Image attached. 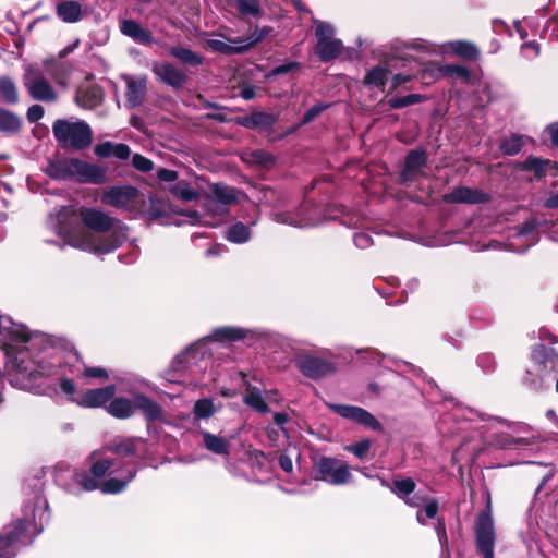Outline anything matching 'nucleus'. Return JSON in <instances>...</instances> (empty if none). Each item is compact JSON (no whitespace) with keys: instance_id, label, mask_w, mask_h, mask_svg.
I'll list each match as a JSON object with an SVG mask.
<instances>
[{"instance_id":"obj_36","label":"nucleus","mask_w":558,"mask_h":558,"mask_svg":"<svg viewBox=\"0 0 558 558\" xmlns=\"http://www.w3.org/2000/svg\"><path fill=\"white\" fill-rule=\"evenodd\" d=\"M146 83L143 80L128 82L126 97L133 105L141 104L144 100Z\"/></svg>"},{"instance_id":"obj_7","label":"nucleus","mask_w":558,"mask_h":558,"mask_svg":"<svg viewBox=\"0 0 558 558\" xmlns=\"http://www.w3.org/2000/svg\"><path fill=\"white\" fill-rule=\"evenodd\" d=\"M24 85L34 100L51 102L57 98V94L44 75L43 71L36 65H28L23 76Z\"/></svg>"},{"instance_id":"obj_35","label":"nucleus","mask_w":558,"mask_h":558,"mask_svg":"<svg viewBox=\"0 0 558 558\" xmlns=\"http://www.w3.org/2000/svg\"><path fill=\"white\" fill-rule=\"evenodd\" d=\"M207 46L215 52H220L228 56L247 51V46H244L243 43L230 45L219 39L207 40Z\"/></svg>"},{"instance_id":"obj_11","label":"nucleus","mask_w":558,"mask_h":558,"mask_svg":"<svg viewBox=\"0 0 558 558\" xmlns=\"http://www.w3.org/2000/svg\"><path fill=\"white\" fill-rule=\"evenodd\" d=\"M301 374L313 380H319L336 373L333 362L311 354L299 355L294 360Z\"/></svg>"},{"instance_id":"obj_23","label":"nucleus","mask_w":558,"mask_h":558,"mask_svg":"<svg viewBox=\"0 0 558 558\" xmlns=\"http://www.w3.org/2000/svg\"><path fill=\"white\" fill-rule=\"evenodd\" d=\"M121 32L141 44H150L153 34L147 28L142 27L134 20H123L120 24Z\"/></svg>"},{"instance_id":"obj_46","label":"nucleus","mask_w":558,"mask_h":558,"mask_svg":"<svg viewBox=\"0 0 558 558\" xmlns=\"http://www.w3.org/2000/svg\"><path fill=\"white\" fill-rule=\"evenodd\" d=\"M453 51L461 58L466 60H476L478 57V49L471 43L458 41L453 46Z\"/></svg>"},{"instance_id":"obj_12","label":"nucleus","mask_w":558,"mask_h":558,"mask_svg":"<svg viewBox=\"0 0 558 558\" xmlns=\"http://www.w3.org/2000/svg\"><path fill=\"white\" fill-rule=\"evenodd\" d=\"M78 216L83 225L96 233H107L106 235L113 231L122 233L121 230L114 229L120 221L100 209L82 206L78 208Z\"/></svg>"},{"instance_id":"obj_17","label":"nucleus","mask_w":558,"mask_h":558,"mask_svg":"<svg viewBox=\"0 0 558 558\" xmlns=\"http://www.w3.org/2000/svg\"><path fill=\"white\" fill-rule=\"evenodd\" d=\"M138 190L133 185L112 186L102 195V202L107 205L120 208L125 207L136 198Z\"/></svg>"},{"instance_id":"obj_63","label":"nucleus","mask_w":558,"mask_h":558,"mask_svg":"<svg viewBox=\"0 0 558 558\" xmlns=\"http://www.w3.org/2000/svg\"><path fill=\"white\" fill-rule=\"evenodd\" d=\"M263 198L265 202L271 204L272 206H277V191L271 187L263 189Z\"/></svg>"},{"instance_id":"obj_33","label":"nucleus","mask_w":558,"mask_h":558,"mask_svg":"<svg viewBox=\"0 0 558 558\" xmlns=\"http://www.w3.org/2000/svg\"><path fill=\"white\" fill-rule=\"evenodd\" d=\"M310 204L307 202H303L300 207L298 208V216L299 218L291 217L288 213H279L276 215V220L282 223H289L292 226H300L302 223L307 225L310 220L312 219L307 214L306 210L308 209Z\"/></svg>"},{"instance_id":"obj_3","label":"nucleus","mask_w":558,"mask_h":558,"mask_svg":"<svg viewBox=\"0 0 558 558\" xmlns=\"http://www.w3.org/2000/svg\"><path fill=\"white\" fill-rule=\"evenodd\" d=\"M106 410L118 420H128L141 411L148 423L161 420L163 414L161 405L142 392L133 393L132 399L113 396Z\"/></svg>"},{"instance_id":"obj_62","label":"nucleus","mask_w":558,"mask_h":558,"mask_svg":"<svg viewBox=\"0 0 558 558\" xmlns=\"http://www.w3.org/2000/svg\"><path fill=\"white\" fill-rule=\"evenodd\" d=\"M422 100L423 99L421 98V95H418V94H410V95H408L405 97L399 98L398 100H396L391 105H402V106H405V105H412L414 102L422 101Z\"/></svg>"},{"instance_id":"obj_13","label":"nucleus","mask_w":558,"mask_h":558,"mask_svg":"<svg viewBox=\"0 0 558 558\" xmlns=\"http://www.w3.org/2000/svg\"><path fill=\"white\" fill-rule=\"evenodd\" d=\"M428 162L427 151L423 148L412 149L404 157L403 168L399 173L398 183L409 185L423 173Z\"/></svg>"},{"instance_id":"obj_16","label":"nucleus","mask_w":558,"mask_h":558,"mask_svg":"<svg viewBox=\"0 0 558 558\" xmlns=\"http://www.w3.org/2000/svg\"><path fill=\"white\" fill-rule=\"evenodd\" d=\"M234 123L246 129L258 132H268L277 122V117L272 113L254 111L248 116H238L233 119Z\"/></svg>"},{"instance_id":"obj_39","label":"nucleus","mask_w":558,"mask_h":558,"mask_svg":"<svg viewBox=\"0 0 558 558\" xmlns=\"http://www.w3.org/2000/svg\"><path fill=\"white\" fill-rule=\"evenodd\" d=\"M272 28L269 26H264L262 28H256L247 38H239L230 40L233 44H242L244 46H247V50H250L252 47H254L256 44L264 40L270 33Z\"/></svg>"},{"instance_id":"obj_5","label":"nucleus","mask_w":558,"mask_h":558,"mask_svg":"<svg viewBox=\"0 0 558 558\" xmlns=\"http://www.w3.org/2000/svg\"><path fill=\"white\" fill-rule=\"evenodd\" d=\"M475 547L483 558H494L496 533L492 518V497L487 493L486 507L477 514L475 521Z\"/></svg>"},{"instance_id":"obj_22","label":"nucleus","mask_w":558,"mask_h":558,"mask_svg":"<svg viewBox=\"0 0 558 558\" xmlns=\"http://www.w3.org/2000/svg\"><path fill=\"white\" fill-rule=\"evenodd\" d=\"M247 330L235 326H221L213 329L209 339L216 342H236L245 339Z\"/></svg>"},{"instance_id":"obj_43","label":"nucleus","mask_w":558,"mask_h":558,"mask_svg":"<svg viewBox=\"0 0 558 558\" xmlns=\"http://www.w3.org/2000/svg\"><path fill=\"white\" fill-rule=\"evenodd\" d=\"M236 8L244 16L251 15L258 17L262 14L259 0H236Z\"/></svg>"},{"instance_id":"obj_54","label":"nucleus","mask_w":558,"mask_h":558,"mask_svg":"<svg viewBox=\"0 0 558 558\" xmlns=\"http://www.w3.org/2000/svg\"><path fill=\"white\" fill-rule=\"evenodd\" d=\"M83 376L87 378H101L107 380L109 378V374L107 369L102 367H95V366H85Z\"/></svg>"},{"instance_id":"obj_28","label":"nucleus","mask_w":558,"mask_h":558,"mask_svg":"<svg viewBox=\"0 0 558 558\" xmlns=\"http://www.w3.org/2000/svg\"><path fill=\"white\" fill-rule=\"evenodd\" d=\"M106 448L111 453L123 458L137 454L136 440L134 438H116L110 441Z\"/></svg>"},{"instance_id":"obj_9","label":"nucleus","mask_w":558,"mask_h":558,"mask_svg":"<svg viewBox=\"0 0 558 558\" xmlns=\"http://www.w3.org/2000/svg\"><path fill=\"white\" fill-rule=\"evenodd\" d=\"M135 475V471H128L125 478L120 480L112 477L99 483L96 478L92 477L87 471H81L74 474V482L87 492L99 488L102 494H119L126 488L128 484Z\"/></svg>"},{"instance_id":"obj_18","label":"nucleus","mask_w":558,"mask_h":558,"mask_svg":"<svg viewBox=\"0 0 558 558\" xmlns=\"http://www.w3.org/2000/svg\"><path fill=\"white\" fill-rule=\"evenodd\" d=\"M116 386L108 385L101 388L86 390L78 402L80 405L85 408H100L106 405L116 395Z\"/></svg>"},{"instance_id":"obj_58","label":"nucleus","mask_w":558,"mask_h":558,"mask_svg":"<svg viewBox=\"0 0 558 558\" xmlns=\"http://www.w3.org/2000/svg\"><path fill=\"white\" fill-rule=\"evenodd\" d=\"M438 539L441 544L448 543V536L446 531V522L444 518H438L435 526Z\"/></svg>"},{"instance_id":"obj_53","label":"nucleus","mask_w":558,"mask_h":558,"mask_svg":"<svg viewBox=\"0 0 558 558\" xmlns=\"http://www.w3.org/2000/svg\"><path fill=\"white\" fill-rule=\"evenodd\" d=\"M539 227L541 221L535 217H531L519 226V233L521 235H527L537 230Z\"/></svg>"},{"instance_id":"obj_19","label":"nucleus","mask_w":558,"mask_h":558,"mask_svg":"<svg viewBox=\"0 0 558 558\" xmlns=\"http://www.w3.org/2000/svg\"><path fill=\"white\" fill-rule=\"evenodd\" d=\"M154 73L163 83L174 88L182 87L187 81V75L184 71L168 62L156 63L154 65Z\"/></svg>"},{"instance_id":"obj_14","label":"nucleus","mask_w":558,"mask_h":558,"mask_svg":"<svg viewBox=\"0 0 558 558\" xmlns=\"http://www.w3.org/2000/svg\"><path fill=\"white\" fill-rule=\"evenodd\" d=\"M330 408L340 416L359 423L367 428H371L372 430H383L381 423L371 412L361 407L349 404H332Z\"/></svg>"},{"instance_id":"obj_25","label":"nucleus","mask_w":558,"mask_h":558,"mask_svg":"<svg viewBox=\"0 0 558 558\" xmlns=\"http://www.w3.org/2000/svg\"><path fill=\"white\" fill-rule=\"evenodd\" d=\"M549 165H551V160L530 155L519 165V169L525 172H533L536 180H542L546 177Z\"/></svg>"},{"instance_id":"obj_29","label":"nucleus","mask_w":558,"mask_h":558,"mask_svg":"<svg viewBox=\"0 0 558 558\" xmlns=\"http://www.w3.org/2000/svg\"><path fill=\"white\" fill-rule=\"evenodd\" d=\"M22 121L15 113L0 107V132L14 134L20 131Z\"/></svg>"},{"instance_id":"obj_51","label":"nucleus","mask_w":558,"mask_h":558,"mask_svg":"<svg viewBox=\"0 0 558 558\" xmlns=\"http://www.w3.org/2000/svg\"><path fill=\"white\" fill-rule=\"evenodd\" d=\"M133 167L142 172H149L154 168V162L141 154H134L132 157Z\"/></svg>"},{"instance_id":"obj_47","label":"nucleus","mask_w":558,"mask_h":558,"mask_svg":"<svg viewBox=\"0 0 558 558\" xmlns=\"http://www.w3.org/2000/svg\"><path fill=\"white\" fill-rule=\"evenodd\" d=\"M113 461L110 459H100L95 461L87 472L94 478L104 477L108 471L112 468Z\"/></svg>"},{"instance_id":"obj_52","label":"nucleus","mask_w":558,"mask_h":558,"mask_svg":"<svg viewBox=\"0 0 558 558\" xmlns=\"http://www.w3.org/2000/svg\"><path fill=\"white\" fill-rule=\"evenodd\" d=\"M429 495L423 493L422 490L415 492L412 495H409L408 499L403 500L408 506L412 508H418L424 506Z\"/></svg>"},{"instance_id":"obj_56","label":"nucleus","mask_w":558,"mask_h":558,"mask_svg":"<svg viewBox=\"0 0 558 558\" xmlns=\"http://www.w3.org/2000/svg\"><path fill=\"white\" fill-rule=\"evenodd\" d=\"M157 179L162 182H174L178 180V172L167 168H160L157 171Z\"/></svg>"},{"instance_id":"obj_30","label":"nucleus","mask_w":558,"mask_h":558,"mask_svg":"<svg viewBox=\"0 0 558 558\" xmlns=\"http://www.w3.org/2000/svg\"><path fill=\"white\" fill-rule=\"evenodd\" d=\"M217 411L213 399L202 398L195 401L192 410L194 421L210 418Z\"/></svg>"},{"instance_id":"obj_31","label":"nucleus","mask_w":558,"mask_h":558,"mask_svg":"<svg viewBox=\"0 0 558 558\" xmlns=\"http://www.w3.org/2000/svg\"><path fill=\"white\" fill-rule=\"evenodd\" d=\"M169 52L173 58L178 59L182 63L192 66L201 65L204 61L202 56L195 53L191 49L180 46L172 47Z\"/></svg>"},{"instance_id":"obj_60","label":"nucleus","mask_w":558,"mask_h":558,"mask_svg":"<svg viewBox=\"0 0 558 558\" xmlns=\"http://www.w3.org/2000/svg\"><path fill=\"white\" fill-rule=\"evenodd\" d=\"M279 466L287 473H291L293 470L292 459L286 454L281 453L278 459Z\"/></svg>"},{"instance_id":"obj_57","label":"nucleus","mask_w":558,"mask_h":558,"mask_svg":"<svg viewBox=\"0 0 558 558\" xmlns=\"http://www.w3.org/2000/svg\"><path fill=\"white\" fill-rule=\"evenodd\" d=\"M60 389L66 395L72 396L76 391V385L72 378L61 377L60 378Z\"/></svg>"},{"instance_id":"obj_45","label":"nucleus","mask_w":558,"mask_h":558,"mask_svg":"<svg viewBox=\"0 0 558 558\" xmlns=\"http://www.w3.org/2000/svg\"><path fill=\"white\" fill-rule=\"evenodd\" d=\"M102 90L99 86H88L81 94V101L83 105H99L102 101Z\"/></svg>"},{"instance_id":"obj_59","label":"nucleus","mask_w":558,"mask_h":558,"mask_svg":"<svg viewBox=\"0 0 558 558\" xmlns=\"http://www.w3.org/2000/svg\"><path fill=\"white\" fill-rule=\"evenodd\" d=\"M296 68H299V63L298 62H288L286 64H282V65H279V66L275 68L271 71V75L286 74V73H289V72H291L292 70H294Z\"/></svg>"},{"instance_id":"obj_21","label":"nucleus","mask_w":558,"mask_h":558,"mask_svg":"<svg viewBox=\"0 0 558 558\" xmlns=\"http://www.w3.org/2000/svg\"><path fill=\"white\" fill-rule=\"evenodd\" d=\"M94 154L102 159L116 157L120 160H126L131 156V149L129 145L124 143H113L106 141L95 145Z\"/></svg>"},{"instance_id":"obj_27","label":"nucleus","mask_w":558,"mask_h":558,"mask_svg":"<svg viewBox=\"0 0 558 558\" xmlns=\"http://www.w3.org/2000/svg\"><path fill=\"white\" fill-rule=\"evenodd\" d=\"M202 436L203 445L208 451L226 457L230 454V442L226 438L209 432H202Z\"/></svg>"},{"instance_id":"obj_32","label":"nucleus","mask_w":558,"mask_h":558,"mask_svg":"<svg viewBox=\"0 0 558 558\" xmlns=\"http://www.w3.org/2000/svg\"><path fill=\"white\" fill-rule=\"evenodd\" d=\"M211 194L216 202L223 205H230L236 202V190L221 183L213 185Z\"/></svg>"},{"instance_id":"obj_10","label":"nucleus","mask_w":558,"mask_h":558,"mask_svg":"<svg viewBox=\"0 0 558 558\" xmlns=\"http://www.w3.org/2000/svg\"><path fill=\"white\" fill-rule=\"evenodd\" d=\"M28 526H31L28 520L19 519L10 531L0 534V558H14L16 544L32 543V537L27 535Z\"/></svg>"},{"instance_id":"obj_55","label":"nucleus","mask_w":558,"mask_h":558,"mask_svg":"<svg viewBox=\"0 0 558 558\" xmlns=\"http://www.w3.org/2000/svg\"><path fill=\"white\" fill-rule=\"evenodd\" d=\"M438 510H439L438 500L436 498L429 496L428 499L426 500V502L424 504L425 515L428 519H434L437 515Z\"/></svg>"},{"instance_id":"obj_42","label":"nucleus","mask_w":558,"mask_h":558,"mask_svg":"<svg viewBox=\"0 0 558 558\" xmlns=\"http://www.w3.org/2000/svg\"><path fill=\"white\" fill-rule=\"evenodd\" d=\"M522 147H523V140H522V136H520V135H512L509 138H505L501 141V144H500V150L502 151V154H505L507 156L517 155L518 153H520Z\"/></svg>"},{"instance_id":"obj_37","label":"nucleus","mask_w":558,"mask_h":558,"mask_svg":"<svg viewBox=\"0 0 558 558\" xmlns=\"http://www.w3.org/2000/svg\"><path fill=\"white\" fill-rule=\"evenodd\" d=\"M251 230L243 222H236L229 227L227 239L233 243H244L250 239Z\"/></svg>"},{"instance_id":"obj_40","label":"nucleus","mask_w":558,"mask_h":558,"mask_svg":"<svg viewBox=\"0 0 558 558\" xmlns=\"http://www.w3.org/2000/svg\"><path fill=\"white\" fill-rule=\"evenodd\" d=\"M244 402L256 410L259 413L269 412V407L260 396L259 391L256 388L248 389L247 395L244 398Z\"/></svg>"},{"instance_id":"obj_1","label":"nucleus","mask_w":558,"mask_h":558,"mask_svg":"<svg viewBox=\"0 0 558 558\" xmlns=\"http://www.w3.org/2000/svg\"><path fill=\"white\" fill-rule=\"evenodd\" d=\"M45 173L59 181L75 179L80 183L102 184L106 182V171L102 167L88 163L78 158H59L49 160Z\"/></svg>"},{"instance_id":"obj_38","label":"nucleus","mask_w":558,"mask_h":558,"mask_svg":"<svg viewBox=\"0 0 558 558\" xmlns=\"http://www.w3.org/2000/svg\"><path fill=\"white\" fill-rule=\"evenodd\" d=\"M416 488V483L411 477L393 481L392 492L402 500L408 499L409 495H412Z\"/></svg>"},{"instance_id":"obj_15","label":"nucleus","mask_w":558,"mask_h":558,"mask_svg":"<svg viewBox=\"0 0 558 558\" xmlns=\"http://www.w3.org/2000/svg\"><path fill=\"white\" fill-rule=\"evenodd\" d=\"M442 201L447 204H485L490 201V195L477 189L457 186L444 194Z\"/></svg>"},{"instance_id":"obj_64","label":"nucleus","mask_w":558,"mask_h":558,"mask_svg":"<svg viewBox=\"0 0 558 558\" xmlns=\"http://www.w3.org/2000/svg\"><path fill=\"white\" fill-rule=\"evenodd\" d=\"M538 353L543 357L542 362L546 363L548 360H554L556 357V353L554 349L548 348L544 344L539 345Z\"/></svg>"},{"instance_id":"obj_61","label":"nucleus","mask_w":558,"mask_h":558,"mask_svg":"<svg viewBox=\"0 0 558 558\" xmlns=\"http://www.w3.org/2000/svg\"><path fill=\"white\" fill-rule=\"evenodd\" d=\"M44 116V107H28L27 119L29 122H36Z\"/></svg>"},{"instance_id":"obj_2","label":"nucleus","mask_w":558,"mask_h":558,"mask_svg":"<svg viewBox=\"0 0 558 558\" xmlns=\"http://www.w3.org/2000/svg\"><path fill=\"white\" fill-rule=\"evenodd\" d=\"M69 213L72 216H75L76 214L75 209L73 208H64L62 211L59 213V234L62 235L65 243H68L72 247L102 255L111 253L112 251L117 250L123 244L126 235L119 231H113L108 235H102L98 238H95L89 233L85 232H72L62 223L61 220L63 216H69Z\"/></svg>"},{"instance_id":"obj_20","label":"nucleus","mask_w":558,"mask_h":558,"mask_svg":"<svg viewBox=\"0 0 558 558\" xmlns=\"http://www.w3.org/2000/svg\"><path fill=\"white\" fill-rule=\"evenodd\" d=\"M0 335L22 343H27L31 340L29 331L24 325L15 324L9 315L3 314H0Z\"/></svg>"},{"instance_id":"obj_48","label":"nucleus","mask_w":558,"mask_h":558,"mask_svg":"<svg viewBox=\"0 0 558 558\" xmlns=\"http://www.w3.org/2000/svg\"><path fill=\"white\" fill-rule=\"evenodd\" d=\"M372 446V441L369 439H363L361 441L351 444L345 447V450L353 453L359 459L363 460L366 458Z\"/></svg>"},{"instance_id":"obj_44","label":"nucleus","mask_w":558,"mask_h":558,"mask_svg":"<svg viewBox=\"0 0 558 558\" xmlns=\"http://www.w3.org/2000/svg\"><path fill=\"white\" fill-rule=\"evenodd\" d=\"M0 94L7 102H15L17 100V89L11 78H0Z\"/></svg>"},{"instance_id":"obj_24","label":"nucleus","mask_w":558,"mask_h":558,"mask_svg":"<svg viewBox=\"0 0 558 558\" xmlns=\"http://www.w3.org/2000/svg\"><path fill=\"white\" fill-rule=\"evenodd\" d=\"M58 16L66 23H75L84 16L82 5L78 1H61L56 8Z\"/></svg>"},{"instance_id":"obj_50","label":"nucleus","mask_w":558,"mask_h":558,"mask_svg":"<svg viewBox=\"0 0 558 558\" xmlns=\"http://www.w3.org/2000/svg\"><path fill=\"white\" fill-rule=\"evenodd\" d=\"M252 158H253L254 162H256L257 165H259L264 168H269V167L274 166L276 162V158L271 154H269L265 150H254L252 153Z\"/></svg>"},{"instance_id":"obj_6","label":"nucleus","mask_w":558,"mask_h":558,"mask_svg":"<svg viewBox=\"0 0 558 558\" xmlns=\"http://www.w3.org/2000/svg\"><path fill=\"white\" fill-rule=\"evenodd\" d=\"M313 471L316 480L335 486L344 485L352 478L350 468L345 462L326 456L314 460Z\"/></svg>"},{"instance_id":"obj_41","label":"nucleus","mask_w":558,"mask_h":558,"mask_svg":"<svg viewBox=\"0 0 558 558\" xmlns=\"http://www.w3.org/2000/svg\"><path fill=\"white\" fill-rule=\"evenodd\" d=\"M391 70L384 66L372 69L365 76L364 83L367 85L383 86Z\"/></svg>"},{"instance_id":"obj_49","label":"nucleus","mask_w":558,"mask_h":558,"mask_svg":"<svg viewBox=\"0 0 558 558\" xmlns=\"http://www.w3.org/2000/svg\"><path fill=\"white\" fill-rule=\"evenodd\" d=\"M445 75H456L462 81L466 82L470 78L471 72L468 68L462 65L448 64L440 69Z\"/></svg>"},{"instance_id":"obj_34","label":"nucleus","mask_w":558,"mask_h":558,"mask_svg":"<svg viewBox=\"0 0 558 558\" xmlns=\"http://www.w3.org/2000/svg\"><path fill=\"white\" fill-rule=\"evenodd\" d=\"M169 191L173 196L184 202H191L198 197V192L185 180L178 181L170 186Z\"/></svg>"},{"instance_id":"obj_4","label":"nucleus","mask_w":558,"mask_h":558,"mask_svg":"<svg viewBox=\"0 0 558 558\" xmlns=\"http://www.w3.org/2000/svg\"><path fill=\"white\" fill-rule=\"evenodd\" d=\"M52 132L63 149L84 150L93 142V130L84 121L70 122L58 119L52 124Z\"/></svg>"},{"instance_id":"obj_8","label":"nucleus","mask_w":558,"mask_h":558,"mask_svg":"<svg viewBox=\"0 0 558 558\" xmlns=\"http://www.w3.org/2000/svg\"><path fill=\"white\" fill-rule=\"evenodd\" d=\"M317 43L315 45V54L323 61L329 62L343 50L341 40L335 38V29L330 24L319 22L315 28Z\"/></svg>"},{"instance_id":"obj_26","label":"nucleus","mask_w":558,"mask_h":558,"mask_svg":"<svg viewBox=\"0 0 558 558\" xmlns=\"http://www.w3.org/2000/svg\"><path fill=\"white\" fill-rule=\"evenodd\" d=\"M327 107H310L299 123L282 131H271V133L268 134L269 140L276 142L284 138L289 134L294 133L300 126L313 121Z\"/></svg>"}]
</instances>
